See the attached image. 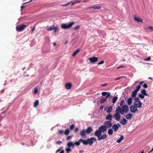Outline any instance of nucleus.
I'll use <instances>...</instances> for the list:
<instances>
[{"mask_svg": "<svg viewBox=\"0 0 153 153\" xmlns=\"http://www.w3.org/2000/svg\"><path fill=\"white\" fill-rule=\"evenodd\" d=\"M97 139L94 137H91L86 140H83L82 139H80L78 141L75 142L74 143V145L77 146L79 145L80 143H82L84 145H86L89 144V145H92L94 142H96Z\"/></svg>", "mask_w": 153, "mask_h": 153, "instance_id": "nucleus-1", "label": "nucleus"}, {"mask_svg": "<svg viewBox=\"0 0 153 153\" xmlns=\"http://www.w3.org/2000/svg\"><path fill=\"white\" fill-rule=\"evenodd\" d=\"M121 107L122 108H121L120 106H118L116 108L117 109L118 108V110H119L120 109V114L121 115H124V113H127L129 111V108L127 105H124Z\"/></svg>", "mask_w": 153, "mask_h": 153, "instance_id": "nucleus-2", "label": "nucleus"}, {"mask_svg": "<svg viewBox=\"0 0 153 153\" xmlns=\"http://www.w3.org/2000/svg\"><path fill=\"white\" fill-rule=\"evenodd\" d=\"M120 109L118 110V108L116 109L115 111V113L114 114L113 117L116 121H119L121 118L120 113Z\"/></svg>", "mask_w": 153, "mask_h": 153, "instance_id": "nucleus-3", "label": "nucleus"}, {"mask_svg": "<svg viewBox=\"0 0 153 153\" xmlns=\"http://www.w3.org/2000/svg\"><path fill=\"white\" fill-rule=\"evenodd\" d=\"M27 24H22L16 27V30L19 32L21 31L27 26Z\"/></svg>", "mask_w": 153, "mask_h": 153, "instance_id": "nucleus-4", "label": "nucleus"}, {"mask_svg": "<svg viewBox=\"0 0 153 153\" xmlns=\"http://www.w3.org/2000/svg\"><path fill=\"white\" fill-rule=\"evenodd\" d=\"M74 24V22H72L67 24H63L61 25V27L62 29H66L69 28Z\"/></svg>", "mask_w": 153, "mask_h": 153, "instance_id": "nucleus-5", "label": "nucleus"}, {"mask_svg": "<svg viewBox=\"0 0 153 153\" xmlns=\"http://www.w3.org/2000/svg\"><path fill=\"white\" fill-rule=\"evenodd\" d=\"M104 126L106 128H111L112 126V123L110 121H106L104 123Z\"/></svg>", "mask_w": 153, "mask_h": 153, "instance_id": "nucleus-6", "label": "nucleus"}, {"mask_svg": "<svg viewBox=\"0 0 153 153\" xmlns=\"http://www.w3.org/2000/svg\"><path fill=\"white\" fill-rule=\"evenodd\" d=\"M88 59L90 61V63H94L97 61L98 58L97 57H93L89 58Z\"/></svg>", "mask_w": 153, "mask_h": 153, "instance_id": "nucleus-7", "label": "nucleus"}, {"mask_svg": "<svg viewBox=\"0 0 153 153\" xmlns=\"http://www.w3.org/2000/svg\"><path fill=\"white\" fill-rule=\"evenodd\" d=\"M137 108L134 105H131L130 107V111L131 113H135L137 111Z\"/></svg>", "mask_w": 153, "mask_h": 153, "instance_id": "nucleus-8", "label": "nucleus"}, {"mask_svg": "<svg viewBox=\"0 0 153 153\" xmlns=\"http://www.w3.org/2000/svg\"><path fill=\"white\" fill-rule=\"evenodd\" d=\"M98 129L101 132H104L107 130V128L104 125H102Z\"/></svg>", "mask_w": 153, "mask_h": 153, "instance_id": "nucleus-9", "label": "nucleus"}, {"mask_svg": "<svg viewBox=\"0 0 153 153\" xmlns=\"http://www.w3.org/2000/svg\"><path fill=\"white\" fill-rule=\"evenodd\" d=\"M134 105L137 108H140L142 105V103L140 101H137V102H134Z\"/></svg>", "mask_w": 153, "mask_h": 153, "instance_id": "nucleus-10", "label": "nucleus"}, {"mask_svg": "<svg viewBox=\"0 0 153 153\" xmlns=\"http://www.w3.org/2000/svg\"><path fill=\"white\" fill-rule=\"evenodd\" d=\"M105 118L106 120H108V121H110L112 120L113 118V116L111 114H108L105 116Z\"/></svg>", "mask_w": 153, "mask_h": 153, "instance_id": "nucleus-11", "label": "nucleus"}, {"mask_svg": "<svg viewBox=\"0 0 153 153\" xmlns=\"http://www.w3.org/2000/svg\"><path fill=\"white\" fill-rule=\"evenodd\" d=\"M134 18L135 21L138 22H143V20L139 17H137L135 15H134Z\"/></svg>", "mask_w": 153, "mask_h": 153, "instance_id": "nucleus-12", "label": "nucleus"}, {"mask_svg": "<svg viewBox=\"0 0 153 153\" xmlns=\"http://www.w3.org/2000/svg\"><path fill=\"white\" fill-rule=\"evenodd\" d=\"M72 85L71 83H66L65 86V88L67 89H70L71 88Z\"/></svg>", "mask_w": 153, "mask_h": 153, "instance_id": "nucleus-13", "label": "nucleus"}, {"mask_svg": "<svg viewBox=\"0 0 153 153\" xmlns=\"http://www.w3.org/2000/svg\"><path fill=\"white\" fill-rule=\"evenodd\" d=\"M101 132L99 129L97 130L94 133V135L95 136L99 137L101 134Z\"/></svg>", "mask_w": 153, "mask_h": 153, "instance_id": "nucleus-14", "label": "nucleus"}, {"mask_svg": "<svg viewBox=\"0 0 153 153\" xmlns=\"http://www.w3.org/2000/svg\"><path fill=\"white\" fill-rule=\"evenodd\" d=\"M107 135L105 134H103L102 135L100 136L98 138V140L99 141H100L102 139H105L107 138Z\"/></svg>", "mask_w": 153, "mask_h": 153, "instance_id": "nucleus-15", "label": "nucleus"}, {"mask_svg": "<svg viewBox=\"0 0 153 153\" xmlns=\"http://www.w3.org/2000/svg\"><path fill=\"white\" fill-rule=\"evenodd\" d=\"M92 131V129L91 127H88L87 129L85 130L86 134H89Z\"/></svg>", "mask_w": 153, "mask_h": 153, "instance_id": "nucleus-16", "label": "nucleus"}, {"mask_svg": "<svg viewBox=\"0 0 153 153\" xmlns=\"http://www.w3.org/2000/svg\"><path fill=\"white\" fill-rule=\"evenodd\" d=\"M86 133L85 130H82L79 133V135L82 137H84L85 136Z\"/></svg>", "mask_w": 153, "mask_h": 153, "instance_id": "nucleus-17", "label": "nucleus"}, {"mask_svg": "<svg viewBox=\"0 0 153 153\" xmlns=\"http://www.w3.org/2000/svg\"><path fill=\"white\" fill-rule=\"evenodd\" d=\"M118 126L117 125L114 124L112 126V129L113 130V131L115 132L117 131L118 129Z\"/></svg>", "mask_w": 153, "mask_h": 153, "instance_id": "nucleus-18", "label": "nucleus"}, {"mask_svg": "<svg viewBox=\"0 0 153 153\" xmlns=\"http://www.w3.org/2000/svg\"><path fill=\"white\" fill-rule=\"evenodd\" d=\"M126 120L124 118H123L121 119L120 122L122 125H124L126 123Z\"/></svg>", "mask_w": 153, "mask_h": 153, "instance_id": "nucleus-19", "label": "nucleus"}, {"mask_svg": "<svg viewBox=\"0 0 153 153\" xmlns=\"http://www.w3.org/2000/svg\"><path fill=\"white\" fill-rule=\"evenodd\" d=\"M137 92L135 91H134L131 95V97L132 98H135L136 97Z\"/></svg>", "mask_w": 153, "mask_h": 153, "instance_id": "nucleus-20", "label": "nucleus"}, {"mask_svg": "<svg viewBox=\"0 0 153 153\" xmlns=\"http://www.w3.org/2000/svg\"><path fill=\"white\" fill-rule=\"evenodd\" d=\"M81 51V49L80 48H78L76 50L75 52L73 53L72 56H75L77 53Z\"/></svg>", "mask_w": 153, "mask_h": 153, "instance_id": "nucleus-21", "label": "nucleus"}, {"mask_svg": "<svg viewBox=\"0 0 153 153\" xmlns=\"http://www.w3.org/2000/svg\"><path fill=\"white\" fill-rule=\"evenodd\" d=\"M132 98L130 97L128 98L127 100V103L128 105H131L132 103Z\"/></svg>", "mask_w": 153, "mask_h": 153, "instance_id": "nucleus-22", "label": "nucleus"}, {"mask_svg": "<svg viewBox=\"0 0 153 153\" xmlns=\"http://www.w3.org/2000/svg\"><path fill=\"white\" fill-rule=\"evenodd\" d=\"M112 110V107L111 106H110L108 108L106 111V112L108 113H110L111 112Z\"/></svg>", "mask_w": 153, "mask_h": 153, "instance_id": "nucleus-23", "label": "nucleus"}, {"mask_svg": "<svg viewBox=\"0 0 153 153\" xmlns=\"http://www.w3.org/2000/svg\"><path fill=\"white\" fill-rule=\"evenodd\" d=\"M74 146V143H73L72 142H70L68 143V147L70 148L71 147H73Z\"/></svg>", "mask_w": 153, "mask_h": 153, "instance_id": "nucleus-24", "label": "nucleus"}, {"mask_svg": "<svg viewBox=\"0 0 153 153\" xmlns=\"http://www.w3.org/2000/svg\"><path fill=\"white\" fill-rule=\"evenodd\" d=\"M124 138V137L123 135L121 136L120 137V138L117 141V143H120L122 141V140Z\"/></svg>", "mask_w": 153, "mask_h": 153, "instance_id": "nucleus-25", "label": "nucleus"}, {"mask_svg": "<svg viewBox=\"0 0 153 153\" xmlns=\"http://www.w3.org/2000/svg\"><path fill=\"white\" fill-rule=\"evenodd\" d=\"M39 103V100H36L34 102L33 106L35 107H36L38 106Z\"/></svg>", "mask_w": 153, "mask_h": 153, "instance_id": "nucleus-26", "label": "nucleus"}, {"mask_svg": "<svg viewBox=\"0 0 153 153\" xmlns=\"http://www.w3.org/2000/svg\"><path fill=\"white\" fill-rule=\"evenodd\" d=\"M132 115L131 114H128L126 116V118L128 119H130L132 117Z\"/></svg>", "mask_w": 153, "mask_h": 153, "instance_id": "nucleus-27", "label": "nucleus"}, {"mask_svg": "<svg viewBox=\"0 0 153 153\" xmlns=\"http://www.w3.org/2000/svg\"><path fill=\"white\" fill-rule=\"evenodd\" d=\"M70 131V130H69L68 129H67L64 132V134L65 135H67L69 134Z\"/></svg>", "mask_w": 153, "mask_h": 153, "instance_id": "nucleus-28", "label": "nucleus"}, {"mask_svg": "<svg viewBox=\"0 0 153 153\" xmlns=\"http://www.w3.org/2000/svg\"><path fill=\"white\" fill-rule=\"evenodd\" d=\"M141 94L145 96H148V94H147L145 89H143L141 91Z\"/></svg>", "mask_w": 153, "mask_h": 153, "instance_id": "nucleus-29", "label": "nucleus"}, {"mask_svg": "<svg viewBox=\"0 0 153 153\" xmlns=\"http://www.w3.org/2000/svg\"><path fill=\"white\" fill-rule=\"evenodd\" d=\"M55 29V27L53 26H51L47 28V30L48 31H51Z\"/></svg>", "mask_w": 153, "mask_h": 153, "instance_id": "nucleus-30", "label": "nucleus"}, {"mask_svg": "<svg viewBox=\"0 0 153 153\" xmlns=\"http://www.w3.org/2000/svg\"><path fill=\"white\" fill-rule=\"evenodd\" d=\"M113 130L112 129L110 128L108 131V133L109 135H112L113 133Z\"/></svg>", "mask_w": 153, "mask_h": 153, "instance_id": "nucleus-31", "label": "nucleus"}, {"mask_svg": "<svg viewBox=\"0 0 153 153\" xmlns=\"http://www.w3.org/2000/svg\"><path fill=\"white\" fill-rule=\"evenodd\" d=\"M117 98H118L117 97H114L113 98L112 102L113 103H115L116 102V101L117 100Z\"/></svg>", "mask_w": 153, "mask_h": 153, "instance_id": "nucleus-32", "label": "nucleus"}, {"mask_svg": "<svg viewBox=\"0 0 153 153\" xmlns=\"http://www.w3.org/2000/svg\"><path fill=\"white\" fill-rule=\"evenodd\" d=\"M94 9H100L101 8V7L100 6H93Z\"/></svg>", "mask_w": 153, "mask_h": 153, "instance_id": "nucleus-33", "label": "nucleus"}, {"mask_svg": "<svg viewBox=\"0 0 153 153\" xmlns=\"http://www.w3.org/2000/svg\"><path fill=\"white\" fill-rule=\"evenodd\" d=\"M107 100L105 98H103L101 99L100 100V102L101 103H103Z\"/></svg>", "mask_w": 153, "mask_h": 153, "instance_id": "nucleus-34", "label": "nucleus"}, {"mask_svg": "<svg viewBox=\"0 0 153 153\" xmlns=\"http://www.w3.org/2000/svg\"><path fill=\"white\" fill-rule=\"evenodd\" d=\"M146 29H149L151 31H153V26H149L146 27Z\"/></svg>", "mask_w": 153, "mask_h": 153, "instance_id": "nucleus-35", "label": "nucleus"}, {"mask_svg": "<svg viewBox=\"0 0 153 153\" xmlns=\"http://www.w3.org/2000/svg\"><path fill=\"white\" fill-rule=\"evenodd\" d=\"M125 103V101L123 99L122 100H121L120 105L121 106H123V104H124Z\"/></svg>", "mask_w": 153, "mask_h": 153, "instance_id": "nucleus-36", "label": "nucleus"}, {"mask_svg": "<svg viewBox=\"0 0 153 153\" xmlns=\"http://www.w3.org/2000/svg\"><path fill=\"white\" fill-rule=\"evenodd\" d=\"M140 88L141 86H140V85H138L136 89V90H135V91L138 92L140 90Z\"/></svg>", "mask_w": 153, "mask_h": 153, "instance_id": "nucleus-37", "label": "nucleus"}, {"mask_svg": "<svg viewBox=\"0 0 153 153\" xmlns=\"http://www.w3.org/2000/svg\"><path fill=\"white\" fill-rule=\"evenodd\" d=\"M38 91V88L37 87H36L34 88V94H36Z\"/></svg>", "mask_w": 153, "mask_h": 153, "instance_id": "nucleus-38", "label": "nucleus"}, {"mask_svg": "<svg viewBox=\"0 0 153 153\" xmlns=\"http://www.w3.org/2000/svg\"><path fill=\"white\" fill-rule=\"evenodd\" d=\"M75 126L74 124H72L71 126H70V128L69 129H68L69 130H70V131L72 130L74 127Z\"/></svg>", "mask_w": 153, "mask_h": 153, "instance_id": "nucleus-39", "label": "nucleus"}, {"mask_svg": "<svg viewBox=\"0 0 153 153\" xmlns=\"http://www.w3.org/2000/svg\"><path fill=\"white\" fill-rule=\"evenodd\" d=\"M144 96L145 95H143L142 94H139V95H138V97L142 99H143L145 97Z\"/></svg>", "mask_w": 153, "mask_h": 153, "instance_id": "nucleus-40", "label": "nucleus"}, {"mask_svg": "<svg viewBox=\"0 0 153 153\" xmlns=\"http://www.w3.org/2000/svg\"><path fill=\"white\" fill-rule=\"evenodd\" d=\"M64 131L62 130H61L59 131V134L60 135H62L63 134H64Z\"/></svg>", "mask_w": 153, "mask_h": 153, "instance_id": "nucleus-41", "label": "nucleus"}, {"mask_svg": "<svg viewBox=\"0 0 153 153\" xmlns=\"http://www.w3.org/2000/svg\"><path fill=\"white\" fill-rule=\"evenodd\" d=\"M134 98V102H137V101H140V99L138 97H135Z\"/></svg>", "mask_w": 153, "mask_h": 153, "instance_id": "nucleus-42", "label": "nucleus"}, {"mask_svg": "<svg viewBox=\"0 0 153 153\" xmlns=\"http://www.w3.org/2000/svg\"><path fill=\"white\" fill-rule=\"evenodd\" d=\"M151 59V58L149 56L147 58H145L144 59V60L146 61H150Z\"/></svg>", "mask_w": 153, "mask_h": 153, "instance_id": "nucleus-43", "label": "nucleus"}, {"mask_svg": "<svg viewBox=\"0 0 153 153\" xmlns=\"http://www.w3.org/2000/svg\"><path fill=\"white\" fill-rule=\"evenodd\" d=\"M80 27V25L76 26L74 28V29L77 30L79 29Z\"/></svg>", "mask_w": 153, "mask_h": 153, "instance_id": "nucleus-44", "label": "nucleus"}, {"mask_svg": "<svg viewBox=\"0 0 153 153\" xmlns=\"http://www.w3.org/2000/svg\"><path fill=\"white\" fill-rule=\"evenodd\" d=\"M110 93L109 92H108V93H107V94L106 95V96L105 97V98L106 99L108 98L109 97V96H110Z\"/></svg>", "mask_w": 153, "mask_h": 153, "instance_id": "nucleus-45", "label": "nucleus"}, {"mask_svg": "<svg viewBox=\"0 0 153 153\" xmlns=\"http://www.w3.org/2000/svg\"><path fill=\"white\" fill-rule=\"evenodd\" d=\"M123 77H124V76H122L121 77H119L115 79H114V80L117 81V80H118Z\"/></svg>", "mask_w": 153, "mask_h": 153, "instance_id": "nucleus-46", "label": "nucleus"}, {"mask_svg": "<svg viewBox=\"0 0 153 153\" xmlns=\"http://www.w3.org/2000/svg\"><path fill=\"white\" fill-rule=\"evenodd\" d=\"M70 148H66L65 149V151L68 152H71V150L70 149Z\"/></svg>", "mask_w": 153, "mask_h": 153, "instance_id": "nucleus-47", "label": "nucleus"}, {"mask_svg": "<svg viewBox=\"0 0 153 153\" xmlns=\"http://www.w3.org/2000/svg\"><path fill=\"white\" fill-rule=\"evenodd\" d=\"M72 137L71 136H69L66 138V140H70L72 138Z\"/></svg>", "mask_w": 153, "mask_h": 153, "instance_id": "nucleus-48", "label": "nucleus"}, {"mask_svg": "<svg viewBox=\"0 0 153 153\" xmlns=\"http://www.w3.org/2000/svg\"><path fill=\"white\" fill-rule=\"evenodd\" d=\"M107 93L106 92H103L102 93V94L103 96H105L107 95Z\"/></svg>", "mask_w": 153, "mask_h": 153, "instance_id": "nucleus-49", "label": "nucleus"}, {"mask_svg": "<svg viewBox=\"0 0 153 153\" xmlns=\"http://www.w3.org/2000/svg\"><path fill=\"white\" fill-rule=\"evenodd\" d=\"M69 4H71V5H73L74 4H75V3L74 1H71L68 2Z\"/></svg>", "mask_w": 153, "mask_h": 153, "instance_id": "nucleus-50", "label": "nucleus"}, {"mask_svg": "<svg viewBox=\"0 0 153 153\" xmlns=\"http://www.w3.org/2000/svg\"><path fill=\"white\" fill-rule=\"evenodd\" d=\"M104 61H100V62L98 63L97 64V65H100L102 64L103 63H104Z\"/></svg>", "mask_w": 153, "mask_h": 153, "instance_id": "nucleus-51", "label": "nucleus"}, {"mask_svg": "<svg viewBox=\"0 0 153 153\" xmlns=\"http://www.w3.org/2000/svg\"><path fill=\"white\" fill-rule=\"evenodd\" d=\"M74 1L75 3H79L81 2L80 1H79V0H74Z\"/></svg>", "mask_w": 153, "mask_h": 153, "instance_id": "nucleus-52", "label": "nucleus"}, {"mask_svg": "<svg viewBox=\"0 0 153 153\" xmlns=\"http://www.w3.org/2000/svg\"><path fill=\"white\" fill-rule=\"evenodd\" d=\"M148 86L147 85L146 83L144 84L143 85V87L145 88H147L148 87Z\"/></svg>", "mask_w": 153, "mask_h": 153, "instance_id": "nucleus-53", "label": "nucleus"}, {"mask_svg": "<svg viewBox=\"0 0 153 153\" xmlns=\"http://www.w3.org/2000/svg\"><path fill=\"white\" fill-rule=\"evenodd\" d=\"M54 30H53V32L54 33H56L58 30L57 28V27H55V29H54Z\"/></svg>", "mask_w": 153, "mask_h": 153, "instance_id": "nucleus-54", "label": "nucleus"}, {"mask_svg": "<svg viewBox=\"0 0 153 153\" xmlns=\"http://www.w3.org/2000/svg\"><path fill=\"white\" fill-rule=\"evenodd\" d=\"M62 142L61 141L59 140L56 142V144H60L62 143Z\"/></svg>", "mask_w": 153, "mask_h": 153, "instance_id": "nucleus-55", "label": "nucleus"}, {"mask_svg": "<svg viewBox=\"0 0 153 153\" xmlns=\"http://www.w3.org/2000/svg\"><path fill=\"white\" fill-rule=\"evenodd\" d=\"M108 85V84L107 83H104L102 84L101 85V86H105Z\"/></svg>", "mask_w": 153, "mask_h": 153, "instance_id": "nucleus-56", "label": "nucleus"}, {"mask_svg": "<svg viewBox=\"0 0 153 153\" xmlns=\"http://www.w3.org/2000/svg\"><path fill=\"white\" fill-rule=\"evenodd\" d=\"M69 4V3H68V2L67 4H62L61 5V6H63V7H65V6H66L67 5H68Z\"/></svg>", "mask_w": 153, "mask_h": 153, "instance_id": "nucleus-57", "label": "nucleus"}, {"mask_svg": "<svg viewBox=\"0 0 153 153\" xmlns=\"http://www.w3.org/2000/svg\"><path fill=\"white\" fill-rule=\"evenodd\" d=\"M126 67V66H123V65H121L120 66H119V67H118L117 68V69H119V68H125Z\"/></svg>", "mask_w": 153, "mask_h": 153, "instance_id": "nucleus-58", "label": "nucleus"}, {"mask_svg": "<svg viewBox=\"0 0 153 153\" xmlns=\"http://www.w3.org/2000/svg\"><path fill=\"white\" fill-rule=\"evenodd\" d=\"M115 125H117L118 126V127L119 128V127H120L121 126L120 124L119 123H117V124H115Z\"/></svg>", "mask_w": 153, "mask_h": 153, "instance_id": "nucleus-59", "label": "nucleus"}, {"mask_svg": "<svg viewBox=\"0 0 153 153\" xmlns=\"http://www.w3.org/2000/svg\"><path fill=\"white\" fill-rule=\"evenodd\" d=\"M78 130H79V128H76L75 129V133H76L77 132V131H78Z\"/></svg>", "mask_w": 153, "mask_h": 153, "instance_id": "nucleus-60", "label": "nucleus"}, {"mask_svg": "<svg viewBox=\"0 0 153 153\" xmlns=\"http://www.w3.org/2000/svg\"><path fill=\"white\" fill-rule=\"evenodd\" d=\"M144 82V81H142V82H140V83H139L140 85H140V86Z\"/></svg>", "mask_w": 153, "mask_h": 153, "instance_id": "nucleus-61", "label": "nucleus"}, {"mask_svg": "<svg viewBox=\"0 0 153 153\" xmlns=\"http://www.w3.org/2000/svg\"><path fill=\"white\" fill-rule=\"evenodd\" d=\"M60 150H61L60 149H59L56 151V153H57L58 152H59V151H60Z\"/></svg>", "mask_w": 153, "mask_h": 153, "instance_id": "nucleus-62", "label": "nucleus"}, {"mask_svg": "<svg viewBox=\"0 0 153 153\" xmlns=\"http://www.w3.org/2000/svg\"><path fill=\"white\" fill-rule=\"evenodd\" d=\"M35 29V27H34L32 28V29L31 30L32 33H33V32L34 31Z\"/></svg>", "mask_w": 153, "mask_h": 153, "instance_id": "nucleus-63", "label": "nucleus"}, {"mask_svg": "<svg viewBox=\"0 0 153 153\" xmlns=\"http://www.w3.org/2000/svg\"><path fill=\"white\" fill-rule=\"evenodd\" d=\"M64 151L63 150H62L61 151L60 153H64Z\"/></svg>", "mask_w": 153, "mask_h": 153, "instance_id": "nucleus-64", "label": "nucleus"}]
</instances>
